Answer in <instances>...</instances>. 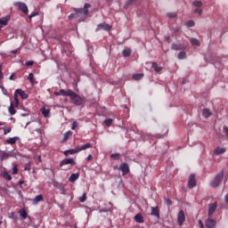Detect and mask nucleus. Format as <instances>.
I'll return each instance as SVG.
<instances>
[{"instance_id":"48","label":"nucleus","mask_w":228,"mask_h":228,"mask_svg":"<svg viewBox=\"0 0 228 228\" xmlns=\"http://www.w3.org/2000/svg\"><path fill=\"white\" fill-rule=\"evenodd\" d=\"M194 13H198V15H202V9H200V7H197V9L194 10Z\"/></svg>"},{"instance_id":"54","label":"nucleus","mask_w":228,"mask_h":228,"mask_svg":"<svg viewBox=\"0 0 228 228\" xmlns=\"http://www.w3.org/2000/svg\"><path fill=\"white\" fill-rule=\"evenodd\" d=\"M37 15H38V12H34L29 15V19H33V17H37Z\"/></svg>"},{"instance_id":"8","label":"nucleus","mask_w":228,"mask_h":228,"mask_svg":"<svg viewBox=\"0 0 228 228\" xmlns=\"http://www.w3.org/2000/svg\"><path fill=\"white\" fill-rule=\"evenodd\" d=\"M205 225L207 228H215V227H216V220L211 219V218H207L205 220Z\"/></svg>"},{"instance_id":"46","label":"nucleus","mask_w":228,"mask_h":228,"mask_svg":"<svg viewBox=\"0 0 228 228\" xmlns=\"http://www.w3.org/2000/svg\"><path fill=\"white\" fill-rule=\"evenodd\" d=\"M79 125L77 124V121H74L72 123V126H71V129L72 131L76 130V128Z\"/></svg>"},{"instance_id":"57","label":"nucleus","mask_w":228,"mask_h":228,"mask_svg":"<svg viewBox=\"0 0 228 228\" xmlns=\"http://www.w3.org/2000/svg\"><path fill=\"white\" fill-rule=\"evenodd\" d=\"M13 77H15V73H12L9 79L12 81V80H13Z\"/></svg>"},{"instance_id":"52","label":"nucleus","mask_w":228,"mask_h":228,"mask_svg":"<svg viewBox=\"0 0 228 228\" xmlns=\"http://www.w3.org/2000/svg\"><path fill=\"white\" fill-rule=\"evenodd\" d=\"M33 63H35V61H28L26 62V66H27V67H31V66H33Z\"/></svg>"},{"instance_id":"44","label":"nucleus","mask_w":228,"mask_h":228,"mask_svg":"<svg viewBox=\"0 0 228 228\" xmlns=\"http://www.w3.org/2000/svg\"><path fill=\"white\" fill-rule=\"evenodd\" d=\"M167 17H168V19H175V17H177V13L169 12V13H167Z\"/></svg>"},{"instance_id":"47","label":"nucleus","mask_w":228,"mask_h":228,"mask_svg":"<svg viewBox=\"0 0 228 228\" xmlns=\"http://www.w3.org/2000/svg\"><path fill=\"white\" fill-rule=\"evenodd\" d=\"M2 69H3V63H0V79H4V77Z\"/></svg>"},{"instance_id":"13","label":"nucleus","mask_w":228,"mask_h":228,"mask_svg":"<svg viewBox=\"0 0 228 228\" xmlns=\"http://www.w3.org/2000/svg\"><path fill=\"white\" fill-rule=\"evenodd\" d=\"M101 29H104V31H110L111 29V26L107 23H101L97 26L96 31H101Z\"/></svg>"},{"instance_id":"26","label":"nucleus","mask_w":228,"mask_h":228,"mask_svg":"<svg viewBox=\"0 0 228 228\" xmlns=\"http://www.w3.org/2000/svg\"><path fill=\"white\" fill-rule=\"evenodd\" d=\"M41 113L46 118L47 117H49V115L51 113V110L45 109V108H42L41 109Z\"/></svg>"},{"instance_id":"50","label":"nucleus","mask_w":228,"mask_h":228,"mask_svg":"<svg viewBox=\"0 0 228 228\" xmlns=\"http://www.w3.org/2000/svg\"><path fill=\"white\" fill-rule=\"evenodd\" d=\"M165 40L166 42H167V44H172V39L170 38V36H166Z\"/></svg>"},{"instance_id":"36","label":"nucleus","mask_w":228,"mask_h":228,"mask_svg":"<svg viewBox=\"0 0 228 228\" xmlns=\"http://www.w3.org/2000/svg\"><path fill=\"white\" fill-rule=\"evenodd\" d=\"M19 174V167L17 164H12V175H15Z\"/></svg>"},{"instance_id":"2","label":"nucleus","mask_w":228,"mask_h":228,"mask_svg":"<svg viewBox=\"0 0 228 228\" xmlns=\"http://www.w3.org/2000/svg\"><path fill=\"white\" fill-rule=\"evenodd\" d=\"M69 98L71 99V101H72L73 104H75V106H83V102H85V101H86L85 97H81L80 95L76 94L74 91H72Z\"/></svg>"},{"instance_id":"11","label":"nucleus","mask_w":228,"mask_h":228,"mask_svg":"<svg viewBox=\"0 0 228 228\" xmlns=\"http://www.w3.org/2000/svg\"><path fill=\"white\" fill-rule=\"evenodd\" d=\"M217 207L218 205H216V202L211 203L208 205V216H212L215 211H216Z\"/></svg>"},{"instance_id":"35","label":"nucleus","mask_w":228,"mask_h":228,"mask_svg":"<svg viewBox=\"0 0 228 228\" xmlns=\"http://www.w3.org/2000/svg\"><path fill=\"white\" fill-rule=\"evenodd\" d=\"M186 58V52L182 51L178 53V60H184Z\"/></svg>"},{"instance_id":"4","label":"nucleus","mask_w":228,"mask_h":228,"mask_svg":"<svg viewBox=\"0 0 228 228\" xmlns=\"http://www.w3.org/2000/svg\"><path fill=\"white\" fill-rule=\"evenodd\" d=\"M92 4H85L84 8H75L74 12H77V16L79 18L81 16L88 15V8H91Z\"/></svg>"},{"instance_id":"32","label":"nucleus","mask_w":228,"mask_h":228,"mask_svg":"<svg viewBox=\"0 0 228 228\" xmlns=\"http://www.w3.org/2000/svg\"><path fill=\"white\" fill-rule=\"evenodd\" d=\"M191 45H196L197 47H199L200 45V42H199V39L197 38H191L190 40Z\"/></svg>"},{"instance_id":"6","label":"nucleus","mask_w":228,"mask_h":228,"mask_svg":"<svg viewBox=\"0 0 228 228\" xmlns=\"http://www.w3.org/2000/svg\"><path fill=\"white\" fill-rule=\"evenodd\" d=\"M195 186H197V180L195 178V175L191 174L188 178V188L191 190L195 188Z\"/></svg>"},{"instance_id":"62","label":"nucleus","mask_w":228,"mask_h":228,"mask_svg":"<svg viewBox=\"0 0 228 228\" xmlns=\"http://www.w3.org/2000/svg\"><path fill=\"white\" fill-rule=\"evenodd\" d=\"M0 126H4V122L0 121Z\"/></svg>"},{"instance_id":"38","label":"nucleus","mask_w":228,"mask_h":228,"mask_svg":"<svg viewBox=\"0 0 228 228\" xmlns=\"http://www.w3.org/2000/svg\"><path fill=\"white\" fill-rule=\"evenodd\" d=\"M193 6H196L197 8H200V6H202V2L196 0L192 3Z\"/></svg>"},{"instance_id":"23","label":"nucleus","mask_w":228,"mask_h":228,"mask_svg":"<svg viewBox=\"0 0 228 228\" xmlns=\"http://www.w3.org/2000/svg\"><path fill=\"white\" fill-rule=\"evenodd\" d=\"M211 115H213V113H211V110H209V109L203 110L202 116L204 117V118H209V117H211Z\"/></svg>"},{"instance_id":"1","label":"nucleus","mask_w":228,"mask_h":228,"mask_svg":"<svg viewBox=\"0 0 228 228\" xmlns=\"http://www.w3.org/2000/svg\"><path fill=\"white\" fill-rule=\"evenodd\" d=\"M92 143L87 142L83 146H77L74 149L67 150L63 151L64 156H69L72 154H77V152H81V151H86V149H91Z\"/></svg>"},{"instance_id":"41","label":"nucleus","mask_w":228,"mask_h":228,"mask_svg":"<svg viewBox=\"0 0 228 228\" xmlns=\"http://www.w3.org/2000/svg\"><path fill=\"white\" fill-rule=\"evenodd\" d=\"M68 19L69 20H72V19H79L78 16H77V13L75 12V13H71L69 16H68Z\"/></svg>"},{"instance_id":"22","label":"nucleus","mask_w":228,"mask_h":228,"mask_svg":"<svg viewBox=\"0 0 228 228\" xmlns=\"http://www.w3.org/2000/svg\"><path fill=\"white\" fill-rule=\"evenodd\" d=\"M134 220L137 224H143V216H142V214L138 213L135 215Z\"/></svg>"},{"instance_id":"14","label":"nucleus","mask_w":228,"mask_h":228,"mask_svg":"<svg viewBox=\"0 0 228 228\" xmlns=\"http://www.w3.org/2000/svg\"><path fill=\"white\" fill-rule=\"evenodd\" d=\"M171 49H173V51H184L186 49V45L183 44H173Z\"/></svg>"},{"instance_id":"15","label":"nucleus","mask_w":228,"mask_h":228,"mask_svg":"<svg viewBox=\"0 0 228 228\" xmlns=\"http://www.w3.org/2000/svg\"><path fill=\"white\" fill-rule=\"evenodd\" d=\"M151 215L152 216H156L157 218H159V208L158 207H152Z\"/></svg>"},{"instance_id":"16","label":"nucleus","mask_w":228,"mask_h":228,"mask_svg":"<svg viewBox=\"0 0 228 228\" xmlns=\"http://www.w3.org/2000/svg\"><path fill=\"white\" fill-rule=\"evenodd\" d=\"M16 94H18V95H20L21 97V99L26 100L28 99V95L22 91V89H16Z\"/></svg>"},{"instance_id":"43","label":"nucleus","mask_w":228,"mask_h":228,"mask_svg":"<svg viewBox=\"0 0 228 228\" xmlns=\"http://www.w3.org/2000/svg\"><path fill=\"white\" fill-rule=\"evenodd\" d=\"M132 3H135V4H140V0H128V1L126 2V6H130V4H131Z\"/></svg>"},{"instance_id":"28","label":"nucleus","mask_w":228,"mask_h":228,"mask_svg":"<svg viewBox=\"0 0 228 228\" xmlns=\"http://www.w3.org/2000/svg\"><path fill=\"white\" fill-rule=\"evenodd\" d=\"M2 177H4V179H5L6 181H12V175H9L8 171H4V173H2Z\"/></svg>"},{"instance_id":"10","label":"nucleus","mask_w":228,"mask_h":228,"mask_svg":"<svg viewBox=\"0 0 228 228\" xmlns=\"http://www.w3.org/2000/svg\"><path fill=\"white\" fill-rule=\"evenodd\" d=\"M119 170H121L122 175H127L129 174V165L127 163L120 164Z\"/></svg>"},{"instance_id":"18","label":"nucleus","mask_w":228,"mask_h":228,"mask_svg":"<svg viewBox=\"0 0 228 228\" xmlns=\"http://www.w3.org/2000/svg\"><path fill=\"white\" fill-rule=\"evenodd\" d=\"M70 136H72L71 131H68L67 133H65L63 134L62 140L61 141V143H65V142H67Z\"/></svg>"},{"instance_id":"60","label":"nucleus","mask_w":228,"mask_h":228,"mask_svg":"<svg viewBox=\"0 0 228 228\" xmlns=\"http://www.w3.org/2000/svg\"><path fill=\"white\" fill-rule=\"evenodd\" d=\"M19 184H20V186H22V185L24 184V181H22V180L20 181V182H19Z\"/></svg>"},{"instance_id":"37","label":"nucleus","mask_w":228,"mask_h":228,"mask_svg":"<svg viewBox=\"0 0 228 228\" xmlns=\"http://www.w3.org/2000/svg\"><path fill=\"white\" fill-rule=\"evenodd\" d=\"M14 102H15L16 108L19 107V94H17L16 91L14 93Z\"/></svg>"},{"instance_id":"24","label":"nucleus","mask_w":228,"mask_h":228,"mask_svg":"<svg viewBox=\"0 0 228 228\" xmlns=\"http://www.w3.org/2000/svg\"><path fill=\"white\" fill-rule=\"evenodd\" d=\"M19 215L20 216H21V218H23V220H26V218H28V212H26V209L21 208L19 210Z\"/></svg>"},{"instance_id":"49","label":"nucleus","mask_w":228,"mask_h":228,"mask_svg":"<svg viewBox=\"0 0 228 228\" xmlns=\"http://www.w3.org/2000/svg\"><path fill=\"white\" fill-rule=\"evenodd\" d=\"M86 193H84L83 196L80 198V202H86Z\"/></svg>"},{"instance_id":"53","label":"nucleus","mask_w":228,"mask_h":228,"mask_svg":"<svg viewBox=\"0 0 228 228\" xmlns=\"http://www.w3.org/2000/svg\"><path fill=\"white\" fill-rule=\"evenodd\" d=\"M223 129L225 133L226 137L228 138V127H227V126H224Z\"/></svg>"},{"instance_id":"7","label":"nucleus","mask_w":228,"mask_h":228,"mask_svg":"<svg viewBox=\"0 0 228 228\" xmlns=\"http://www.w3.org/2000/svg\"><path fill=\"white\" fill-rule=\"evenodd\" d=\"M14 5L17 6V8H19V10H21V12L23 13L28 14V5H26V4L18 2V3H15Z\"/></svg>"},{"instance_id":"64","label":"nucleus","mask_w":228,"mask_h":228,"mask_svg":"<svg viewBox=\"0 0 228 228\" xmlns=\"http://www.w3.org/2000/svg\"><path fill=\"white\" fill-rule=\"evenodd\" d=\"M13 215H15V212H12V216H13Z\"/></svg>"},{"instance_id":"39","label":"nucleus","mask_w":228,"mask_h":228,"mask_svg":"<svg viewBox=\"0 0 228 228\" xmlns=\"http://www.w3.org/2000/svg\"><path fill=\"white\" fill-rule=\"evenodd\" d=\"M110 158L114 159L115 161H118V159H120V153H114L110 156Z\"/></svg>"},{"instance_id":"12","label":"nucleus","mask_w":228,"mask_h":228,"mask_svg":"<svg viewBox=\"0 0 228 228\" xmlns=\"http://www.w3.org/2000/svg\"><path fill=\"white\" fill-rule=\"evenodd\" d=\"M8 158H12V151H1L0 161H6Z\"/></svg>"},{"instance_id":"58","label":"nucleus","mask_w":228,"mask_h":228,"mask_svg":"<svg viewBox=\"0 0 228 228\" xmlns=\"http://www.w3.org/2000/svg\"><path fill=\"white\" fill-rule=\"evenodd\" d=\"M54 95H56L57 97L61 95V91H59V92H55L54 93Z\"/></svg>"},{"instance_id":"33","label":"nucleus","mask_w":228,"mask_h":228,"mask_svg":"<svg viewBox=\"0 0 228 228\" xmlns=\"http://www.w3.org/2000/svg\"><path fill=\"white\" fill-rule=\"evenodd\" d=\"M28 81H30L31 85H35V75H33V73H29L28 77Z\"/></svg>"},{"instance_id":"30","label":"nucleus","mask_w":228,"mask_h":228,"mask_svg":"<svg viewBox=\"0 0 228 228\" xmlns=\"http://www.w3.org/2000/svg\"><path fill=\"white\" fill-rule=\"evenodd\" d=\"M9 113H10V115H15V113H16L15 107L13 105V102H11V105L9 107Z\"/></svg>"},{"instance_id":"9","label":"nucleus","mask_w":228,"mask_h":228,"mask_svg":"<svg viewBox=\"0 0 228 228\" xmlns=\"http://www.w3.org/2000/svg\"><path fill=\"white\" fill-rule=\"evenodd\" d=\"M63 165H71V167H75L76 160H74V159H64L61 161L60 167H63Z\"/></svg>"},{"instance_id":"56","label":"nucleus","mask_w":228,"mask_h":228,"mask_svg":"<svg viewBox=\"0 0 228 228\" xmlns=\"http://www.w3.org/2000/svg\"><path fill=\"white\" fill-rule=\"evenodd\" d=\"M92 159H94V156L88 155L87 156V161H92Z\"/></svg>"},{"instance_id":"61","label":"nucleus","mask_w":228,"mask_h":228,"mask_svg":"<svg viewBox=\"0 0 228 228\" xmlns=\"http://www.w3.org/2000/svg\"><path fill=\"white\" fill-rule=\"evenodd\" d=\"M12 54H17L18 51L17 50H12Z\"/></svg>"},{"instance_id":"25","label":"nucleus","mask_w":228,"mask_h":228,"mask_svg":"<svg viewBox=\"0 0 228 228\" xmlns=\"http://www.w3.org/2000/svg\"><path fill=\"white\" fill-rule=\"evenodd\" d=\"M41 200H44V196H42V194H39L36 196L35 199L33 200V204L37 206V204H38V202H41Z\"/></svg>"},{"instance_id":"55","label":"nucleus","mask_w":228,"mask_h":228,"mask_svg":"<svg viewBox=\"0 0 228 228\" xmlns=\"http://www.w3.org/2000/svg\"><path fill=\"white\" fill-rule=\"evenodd\" d=\"M199 225L200 228H204V223L202 222V220H199Z\"/></svg>"},{"instance_id":"40","label":"nucleus","mask_w":228,"mask_h":228,"mask_svg":"<svg viewBox=\"0 0 228 228\" xmlns=\"http://www.w3.org/2000/svg\"><path fill=\"white\" fill-rule=\"evenodd\" d=\"M104 124H105L108 127H110V126H111V124H113V119H111V118H107V119L104 120Z\"/></svg>"},{"instance_id":"29","label":"nucleus","mask_w":228,"mask_h":228,"mask_svg":"<svg viewBox=\"0 0 228 228\" xmlns=\"http://www.w3.org/2000/svg\"><path fill=\"white\" fill-rule=\"evenodd\" d=\"M151 67H152V69H154L155 72H161V70H163V68L159 67L158 63H156V62H152Z\"/></svg>"},{"instance_id":"21","label":"nucleus","mask_w":228,"mask_h":228,"mask_svg":"<svg viewBox=\"0 0 228 228\" xmlns=\"http://www.w3.org/2000/svg\"><path fill=\"white\" fill-rule=\"evenodd\" d=\"M18 140H19V137L15 136V137H12V138L7 139L5 142L9 145H15V143H17Z\"/></svg>"},{"instance_id":"31","label":"nucleus","mask_w":228,"mask_h":228,"mask_svg":"<svg viewBox=\"0 0 228 228\" xmlns=\"http://www.w3.org/2000/svg\"><path fill=\"white\" fill-rule=\"evenodd\" d=\"M122 54L125 58H129L131 56V49L123 50Z\"/></svg>"},{"instance_id":"5","label":"nucleus","mask_w":228,"mask_h":228,"mask_svg":"<svg viewBox=\"0 0 228 228\" xmlns=\"http://www.w3.org/2000/svg\"><path fill=\"white\" fill-rule=\"evenodd\" d=\"M184 222H186V216L183 210H180L177 214V224L180 227H183Z\"/></svg>"},{"instance_id":"63","label":"nucleus","mask_w":228,"mask_h":228,"mask_svg":"<svg viewBox=\"0 0 228 228\" xmlns=\"http://www.w3.org/2000/svg\"><path fill=\"white\" fill-rule=\"evenodd\" d=\"M177 31H179V28H176V29L175 30V33H177Z\"/></svg>"},{"instance_id":"20","label":"nucleus","mask_w":228,"mask_h":228,"mask_svg":"<svg viewBox=\"0 0 228 228\" xmlns=\"http://www.w3.org/2000/svg\"><path fill=\"white\" fill-rule=\"evenodd\" d=\"M77 179H79V173L72 174L69 176V183H76V181H77Z\"/></svg>"},{"instance_id":"19","label":"nucleus","mask_w":228,"mask_h":228,"mask_svg":"<svg viewBox=\"0 0 228 228\" xmlns=\"http://www.w3.org/2000/svg\"><path fill=\"white\" fill-rule=\"evenodd\" d=\"M72 92L73 91L70 89H68L67 91H65L64 89H61V95H62L63 97H70Z\"/></svg>"},{"instance_id":"3","label":"nucleus","mask_w":228,"mask_h":228,"mask_svg":"<svg viewBox=\"0 0 228 228\" xmlns=\"http://www.w3.org/2000/svg\"><path fill=\"white\" fill-rule=\"evenodd\" d=\"M224 180V170H221L210 183L212 188H218Z\"/></svg>"},{"instance_id":"17","label":"nucleus","mask_w":228,"mask_h":228,"mask_svg":"<svg viewBox=\"0 0 228 228\" xmlns=\"http://www.w3.org/2000/svg\"><path fill=\"white\" fill-rule=\"evenodd\" d=\"M227 150L225 148H220L217 147L216 148V150L214 151V154L216 156H220V154H224Z\"/></svg>"},{"instance_id":"42","label":"nucleus","mask_w":228,"mask_h":228,"mask_svg":"<svg viewBox=\"0 0 228 228\" xmlns=\"http://www.w3.org/2000/svg\"><path fill=\"white\" fill-rule=\"evenodd\" d=\"M3 130H4V135H6V134H8V133H12V127H4L3 128Z\"/></svg>"},{"instance_id":"45","label":"nucleus","mask_w":228,"mask_h":228,"mask_svg":"<svg viewBox=\"0 0 228 228\" xmlns=\"http://www.w3.org/2000/svg\"><path fill=\"white\" fill-rule=\"evenodd\" d=\"M186 26H188V28H193V26H195V21L193 20H188L186 22Z\"/></svg>"},{"instance_id":"59","label":"nucleus","mask_w":228,"mask_h":228,"mask_svg":"<svg viewBox=\"0 0 228 228\" xmlns=\"http://www.w3.org/2000/svg\"><path fill=\"white\" fill-rule=\"evenodd\" d=\"M224 200H225L226 204H228V193L224 196Z\"/></svg>"},{"instance_id":"34","label":"nucleus","mask_w":228,"mask_h":228,"mask_svg":"<svg viewBox=\"0 0 228 228\" xmlns=\"http://www.w3.org/2000/svg\"><path fill=\"white\" fill-rule=\"evenodd\" d=\"M8 20H10L8 17L0 19L1 26H6V24H8Z\"/></svg>"},{"instance_id":"27","label":"nucleus","mask_w":228,"mask_h":228,"mask_svg":"<svg viewBox=\"0 0 228 228\" xmlns=\"http://www.w3.org/2000/svg\"><path fill=\"white\" fill-rule=\"evenodd\" d=\"M143 73L134 74L133 79H134V81H140V79H143Z\"/></svg>"},{"instance_id":"51","label":"nucleus","mask_w":228,"mask_h":228,"mask_svg":"<svg viewBox=\"0 0 228 228\" xmlns=\"http://www.w3.org/2000/svg\"><path fill=\"white\" fill-rule=\"evenodd\" d=\"M165 202L167 204V206H172V200H168V199H165Z\"/></svg>"}]
</instances>
